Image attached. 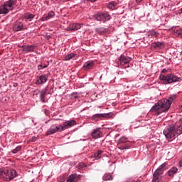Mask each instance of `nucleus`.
I'll return each instance as SVG.
<instances>
[{
    "label": "nucleus",
    "mask_w": 182,
    "mask_h": 182,
    "mask_svg": "<svg viewBox=\"0 0 182 182\" xmlns=\"http://www.w3.org/2000/svg\"><path fill=\"white\" fill-rule=\"evenodd\" d=\"M171 107L167 99L159 100L151 109V112L154 114H161V113H167Z\"/></svg>",
    "instance_id": "nucleus-1"
},
{
    "label": "nucleus",
    "mask_w": 182,
    "mask_h": 182,
    "mask_svg": "<svg viewBox=\"0 0 182 182\" xmlns=\"http://www.w3.org/2000/svg\"><path fill=\"white\" fill-rule=\"evenodd\" d=\"M159 80H161L163 85H171V83H176V82H181V78L172 73L167 75L161 74L159 75Z\"/></svg>",
    "instance_id": "nucleus-2"
},
{
    "label": "nucleus",
    "mask_w": 182,
    "mask_h": 182,
    "mask_svg": "<svg viewBox=\"0 0 182 182\" xmlns=\"http://www.w3.org/2000/svg\"><path fill=\"white\" fill-rule=\"evenodd\" d=\"M16 176H18V173L15 169L5 170L4 168H0V180L4 178L6 181H11V180H14Z\"/></svg>",
    "instance_id": "nucleus-3"
},
{
    "label": "nucleus",
    "mask_w": 182,
    "mask_h": 182,
    "mask_svg": "<svg viewBox=\"0 0 182 182\" xmlns=\"http://www.w3.org/2000/svg\"><path fill=\"white\" fill-rule=\"evenodd\" d=\"M16 5V0H8L0 6V15H6L14 10Z\"/></svg>",
    "instance_id": "nucleus-4"
},
{
    "label": "nucleus",
    "mask_w": 182,
    "mask_h": 182,
    "mask_svg": "<svg viewBox=\"0 0 182 182\" xmlns=\"http://www.w3.org/2000/svg\"><path fill=\"white\" fill-rule=\"evenodd\" d=\"M164 134L166 139H176L178 136L176 130V125L167 126L164 129Z\"/></svg>",
    "instance_id": "nucleus-5"
},
{
    "label": "nucleus",
    "mask_w": 182,
    "mask_h": 182,
    "mask_svg": "<svg viewBox=\"0 0 182 182\" xmlns=\"http://www.w3.org/2000/svg\"><path fill=\"white\" fill-rule=\"evenodd\" d=\"M110 14L107 12H100L95 15V18L97 21H100V22H106L107 21H110Z\"/></svg>",
    "instance_id": "nucleus-6"
},
{
    "label": "nucleus",
    "mask_w": 182,
    "mask_h": 182,
    "mask_svg": "<svg viewBox=\"0 0 182 182\" xmlns=\"http://www.w3.org/2000/svg\"><path fill=\"white\" fill-rule=\"evenodd\" d=\"M58 132H63L61 125L53 124L47 131V134H55V133H57Z\"/></svg>",
    "instance_id": "nucleus-7"
},
{
    "label": "nucleus",
    "mask_w": 182,
    "mask_h": 182,
    "mask_svg": "<svg viewBox=\"0 0 182 182\" xmlns=\"http://www.w3.org/2000/svg\"><path fill=\"white\" fill-rule=\"evenodd\" d=\"M76 124V121L72 119L69 121L64 122L63 124H60L61 129L66 130V129H70V127H73V126H75Z\"/></svg>",
    "instance_id": "nucleus-8"
},
{
    "label": "nucleus",
    "mask_w": 182,
    "mask_h": 182,
    "mask_svg": "<svg viewBox=\"0 0 182 182\" xmlns=\"http://www.w3.org/2000/svg\"><path fill=\"white\" fill-rule=\"evenodd\" d=\"M112 116H113V114H112L111 112L107 113V114H95L92 116L91 119L92 120H99V119L112 117Z\"/></svg>",
    "instance_id": "nucleus-9"
},
{
    "label": "nucleus",
    "mask_w": 182,
    "mask_h": 182,
    "mask_svg": "<svg viewBox=\"0 0 182 182\" xmlns=\"http://www.w3.org/2000/svg\"><path fill=\"white\" fill-rule=\"evenodd\" d=\"M80 178H82V176L72 173L68 177L66 182H78Z\"/></svg>",
    "instance_id": "nucleus-10"
},
{
    "label": "nucleus",
    "mask_w": 182,
    "mask_h": 182,
    "mask_svg": "<svg viewBox=\"0 0 182 182\" xmlns=\"http://www.w3.org/2000/svg\"><path fill=\"white\" fill-rule=\"evenodd\" d=\"M13 31L14 32H19L23 31V23L21 21H16L13 26Z\"/></svg>",
    "instance_id": "nucleus-11"
},
{
    "label": "nucleus",
    "mask_w": 182,
    "mask_h": 182,
    "mask_svg": "<svg viewBox=\"0 0 182 182\" xmlns=\"http://www.w3.org/2000/svg\"><path fill=\"white\" fill-rule=\"evenodd\" d=\"M103 135V133H102L100 132V129H93L92 133H91V136L92 137V139H100V137H102V136Z\"/></svg>",
    "instance_id": "nucleus-12"
},
{
    "label": "nucleus",
    "mask_w": 182,
    "mask_h": 182,
    "mask_svg": "<svg viewBox=\"0 0 182 182\" xmlns=\"http://www.w3.org/2000/svg\"><path fill=\"white\" fill-rule=\"evenodd\" d=\"M22 50L23 52H26V53H29V52H33L36 46L35 45H27V46H22Z\"/></svg>",
    "instance_id": "nucleus-13"
},
{
    "label": "nucleus",
    "mask_w": 182,
    "mask_h": 182,
    "mask_svg": "<svg viewBox=\"0 0 182 182\" xmlns=\"http://www.w3.org/2000/svg\"><path fill=\"white\" fill-rule=\"evenodd\" d=\"M95 66V61L94 60H88L85 62L83 65V69L85 70H90Z\"/></svg>",
    "instance_id": "nucleus-14"
},
{
    "label": "nucleus",
    "mask_w": 182,
    "mask_h": 182,
    "mask_svg": "<svg viewBox=\"0 0 182 182\" xmlns=\"http://www.w3.org/2000/svg\"><path fill=\"white\" fill-rule=\"evenodd\" d=\"M132 58L129 56H126V55H121L119 57V62L121 63V65H124L127 63H129V62H131Z\"/></svg>",
    "instance_id": "nucleus-15"
},
{
    "label": "nucleus",
    "mask_w": 182,
    "mask_h": 182,
    "mask_svg": "<svg viewBox=\"0 0 182 182\" xmlns=\"http://www.w3.org/2000/svg\"><path fill=\"white\" fill-rule=\"evenodd\" d=\"M38 93L40 95V100L42 102V103H45V102H46L45 97H46V95H48V90L46 88L39 91Z\"/></svg>",
    "instance_id": "nucleus-16"
},
{
    "label": "nucleus",
    "mask_w": 182,
    "mask_h": 182,
    "mask_svg": "<svg viewBox=\"0 0 182 182\" xmlns=\"http://www.w3.org/2000/svg\"><path fill=\"white\" fill-rule=\"evenodd\" d=\"M48 82V78L46 75H41L38 80L36 81V85H43V83H46Z\"/></svg>",
    "instance_id": "nucleus-17"
},
{
    "label": "nucleus",
    "mask_w": 182,
    "mask_h": 182,
    "mask_svg": "<svg viewBox=\"0 0 182 182\" xmlns=\"http://www.w3.org/2000/svg\"><path fill=\"white\" fill-rule=\"evenodd\" d=\"M82 26H83V24H80L79 23H73L70 24V29L71 31H79Z\"/></svg>",
    "instance_id": "nucleus-18"
},
{
    "label": "nucleus",
    "mask_w": 182,
    "mask_h": 182,
    "mask_svg": "<svg viewBox=\"0 0 182 182\" xmlns=\"http://www.w3.org/2000/svg\"><path fill=\"white\" fill-rule=\"evenodd\" d=\"M167 163H164L161 166H159V168H157L155 171L159 174H163L164 170H166Z\"/></svg>",
    "instance_id": "nucleus-19"
},
{
    "label": "nucleus",
    "mask_w": 182,
    "mask_h": 182,
    "mask_svg": "<svg viewBox=\"0 0 182 182\" xmlns=\"http://www.w3.org/2000/svg\"><path fill=\"white\" fill-rule=\"evenodd\" d=\"M152 48L154 49H163L164 48V43L163 42H154L152 43Z\"/></svg>",
    "instance_id": "nucleus-20"
},
{
    "label": "nucleus",
    "mask_w": 182,
    "mask_h": 182,
    "mask_svg": "<svg viewBox=\"0 0 182 182\" xmlns=\"http://www.w3.org/2000/svg\"><path fill=\"white\" fill-rule=\"evenodd\" d=\"M178 171V168L177 167H173L167 171V174L169 177H173L174 174L177 173Z\"/></svg>",
    "instance_id": "nucleus-21"
},
{
    "label": "nucleus",
    "mask_w": 182,
    "mask_h": 182,
    "mask_svg": "<svg viewBox=\"0 0 182 182\" xmlns=\"http://www.w3.org/2000/svg\"><path fill=\"white\" fill-rule=\"evenodd\" d=\"M53 16H55V11H50V12H48V14L46 16L43 17L41 18V21L43 22H45V21H48V19H50L51 18H53Z\"/></svg>",
    "instance_id": "nucleus-22"
},
{
    "label": "nucleus",
    "mask_w": 182,
    "mask_h": 182,
    "mask_svg": "<svg viewBox=\"0 0 182 182\" xmlns=\"http://www.w3.org/2000/svg\"><path fill=\"white\" fill-rule=\"evenodd\" d=\"M102 180L104 181H112L113 180V174L110 173H106L103 176H102Z\"/></svg>",
    "instance_id": "nucleus-23"
},
{
    "label": "nucleus",
    "mask_w": 182,
    "mask_h": 182,
    "mask_svg": "<svg viewBox=\"0 0 182 182\" xmlns=\"http://www.w3.org/2000/svg\"><path fill=\"white\" fill-rule=\"evenodd\" d=\"M116 6H117V3H116V1H111L107 4V8L112 11L116 9Z\"/></svg>",
    "instance_id": "nucleus-24"
},
{
    "label": "nucleus",
    "mask_w": 182,
    "mask_h": 182,
    "mask_svg": "<svg viewBox=\"0 0 182 182\" xmlns=\"http://www.w3.org/2000/svg\"><path fill=\"white\" fill-rule=\"evenodd\" d=\"M102 154H103V150L99 149L94 154V157L95 160H99L102 157Z\"/></svg>",
    "instance_id": "nucleus-25"
},
{
    "label": "nucleus",
    "mask_w": 182,
    "mask_h": 182,
    "mask_svg": "<svg viewBox=\"0 0 182 182\" xmlns=\"http://www.w3.org/2000/svg\"><path fill=\"white\" fill-rule=\"evenodd\" d=\"M160 176H161V174L155 171L153 174L154 178L152 180V182H160Z\"/></svg>",
    "instance_id": "nucleus-26"
},
{
    "label": "nucleus",
    "mask_w": 182,
    "mask_h": 182,
    "mask_svg": "<svg viewBox=\"0 0 182 182\" xmlns=\"http://www.w3.org/2000/svg\"><path fill=\"white\" fill-rule=\"evenodd\" d=\"M176 130L177 136H178V134H182V124H181L179 126H176Z\"/></svg>",
    "instance_id": "nucleus-27"
},
{
    "label": "nucleus",
    "mask_w": 182,
    "mask_h": 182,
    "mask_svg": "<svg viewBox=\"0 0 182 182\" xmlns=\"http://www.w3.org/2000/svg\"><path fill=\"white\" fill-rule=\"evenodd\" d=\"M75 53H71L65 56V60H70V59H73V58H75Z\"/></svg>",
    "instance_id": "nucleus-28"
},
{
    "label": "nucleus",
    "mask_w": 182,
    "mask_h": 182,
    "mask_svg": "<svg viewBox=\"0 0 182 182\" xmlns=\"http://www.w3.org/2000/svg\"><path fill=\"white\" fill-rule=\"evenodd\" d=\"M177 95H170V97L166 99L167 100H168V102L170 103V105H171V103H173V102H174V100H176V97Z\"/></svg>",
    "instance_id": "nucleus-29"
},
{
    "label": "nucleus",
    "mask_w": 182,
    "mask_h": 182,
    "mask_svg": "<svg viewBox=\"0 0 182 182\" xmlns=\"http://www.w3.org/2000/svg\"><path fill=\"white\" fill-rule=\"evenodd\" d=\"M21 150H22V146H18L16 147V149L11 151V153H13V154H16L18 151H21Z\"/></svg>",
    "instance_id": "nucleus-30"
},
{
    "label": "nucleus",
    "mask_w": 182,
    "mask_h": 182,
    "mask_svg": "<svg viewBox=\"0 0 182 182\" xmlns=\"http://www.w3.org/2000/svg\"><path fill=\"white\" fill-rule=\"evenodd\" d=\"M35 18V15L33 14H28L25 16L26 19H29L30 21H32Z\"/></svg>",
    "instance_id": "nucleus-31"
},
{
    "label": "nucleus",
    "mask_w": 182,
    "mask_h": 182,
    "mask_svg": "<svg viewBox=\"0 0 182 182\" xmlns=\"http://www.w3.org/2000/svg\"><path fill=\"white\" fill-rule=\"evenodd\" d=\"M46 68H48V65L45 64H41L38 65V70H42V69H46Z\"/></svg>",
    "instance_id": "nucleus-32"
},
{
    "label": "nucleus",
    "mask_w": 182,
    "mask_h": 182,
    "mask_svg": "<svg viewBox=\"0 0 182 182\" xmlns=\"http://www.w3.org/2000/svg\"><path fill=\"white\" fill-rule=\"evenodd\" d=\"M127 137L122 136L119 139V143H127Z\"/></svg>",
    "instance_id": "nucleus-33"
},
{
    "label": "nucleus",
    "mask_w": 182,
    "mask_h": 182,
    "mask_svg": "<svg viewBox=\"0 0 182 182\" xmlns=\"http://www.w3.org/2000/svg\"><path fill=\"white\" fill-rule=\"evenodd\" d=\"M118 149H119V150H128V149H130V146H119Z\"/></svg>",
    "instance_id": "nucleus-34"
},
{
    "label": "nucleus",
    "mask_w": 182,
    "mask_h": 182,
    "mask_svg": "<svg viewBox=\"0 0 182 182\" xmlns=\"http://www.w3.org/2000/svg\"><path fill=\"white\" fill-rule=\"evenodd\" d=\"M72 96L74 97V99H77L79 95L77 93H73Z\"/></svg>",
    "instance_id": "nucleus-35"
},
{
    "label": "nucleus",
    "mask_w": 182,
    "mask_h": 182,
    "mask_svg": "<svg viewBox=\"0 0 182 182\" xmlns=\"http://www.w3.org/2000/svg\"><path fill=\"white\" fill-rule=\"evenodd\" d=\"M31 141H32L33 143L36 141V137L35 136H33L31 139Z\"/></svg>",
    "instance_id": "nucleus-36"
},
{
    "label": "nucleus",
    "mask_w": 182,
    "mask_h": 182,
    "mask_svg": "<svg viewBox=\"0 0 182 182\" xmlns=\"http://www.w3.org/2000/svg\"><path fill=\"white\" fill-rule=\"evenodd\" d=\"M87 2H96L97 0H85Z\"/></svg>",
    "instance_id": "nucleus-37"
},
{
    "label": "nucleus",
    "mask_w": 182,
    "mask_h": 182,
    "mask_svg": "<svg viewBox=\"0 0 182 182\" xmlns=\"http://www.w3.org/2000/svg\"><path fill=\"white\" fill-rule=\"evenodd\" d=\"M167 70H166L165 68L162 70V73H166Z\"/></svg>",
    "instance_id": "nucleus-38"
},
{
    "label": "nucleus",
    "mask_w": 182,
    "mask_h": 182,
    "mask_svg": "<svg viewBox=\"0 0 182 182\" xmlns=\"http://www.w3.org/2000/svg\"><path fill=\"white\" fill-rule=\"evenodd\" d=\"M82 166H83V164H80V165L78 166V168H82Z\"/></svg>",
    "instance_id": "nucleus-39"
},
{
    "label": "nucleus",
    "mask_w": 182,
    "mask_h": 182,
    "mask_svg": "<svg viewBox=\"0 0 182 182\" xmlns=\"http://www.w3.org/2000/svg\"><path fill=\"white\" fill-rule=\"evenodd\" d=\"M179 166H180V167H182V161H181L179 162Z\"/></svg>",
    "instance_id": "nucleus-40"
},
{
    "label": "nucleus",
    "mask_w": 182,
    "mask_h": 182,
    "mask_svg": "<svg viewBox=\"0 0 182 182\" xmlns=\"http://www.w3.org/2000/svg\"><path fill=\"white\" fill-rule=\"evenodd\" d=\"M141 1L143 0H136V2L139 3V2H141Z\"/></svg>",
    "instance_id": "nucleus-41"
},
{
    "label": "nucleus",
    "mask_w": 182,
    "mask_h": 182,
    "mask_svg": "<svg viewBox=\"0 0 182 182\" xmlns=\"http://www.w3.org/2000/svg\"><path fill=\"white\" fill-rule=\"evenodd\" d=\"M65 1H70V0H65Z\"/></svg>",
    "instance_id": "nucleus-42"
}]
</instances>
